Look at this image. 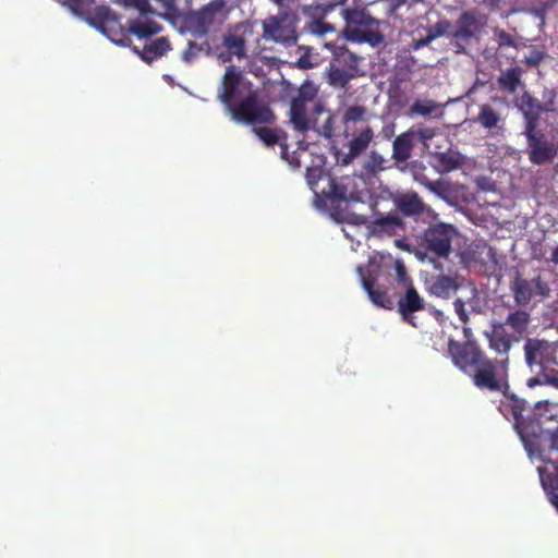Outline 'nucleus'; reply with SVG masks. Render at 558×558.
<instances>
[{"label": "nucleus", "mask_w": 558, "mask_h": 558, "mask_svg": "<svg viewBox=\"0 0 558 558\" xmlns=\"http://www.w3.org/2000/svg\"><path fill=\"white\" fill-rule=\"evenodd\" d=\"M218 98L234 121L267 123L274 118L270 109L257 100L251 83L233 66L223 75Z\"/></svg>", "instance_id": "obj_1"}, {"label": "nucleus", "mask_w": 558, "mask_h": 558, "mask_svg": "<svg viewBox=\"0 0 558 558\" xmlns=\"http://www.w3.org/2000/svg\"><path fill=\"white\" fill-rule=\"evenodd\" d=\"M317 87L313 83H304L299 96L293 99L290 108L291 122L299 131L314 130L330 138L333 135V116L316 100Z\"/></svg>", "instance_id": "obj_2"}, {"label": "nucleus", "mask_w": 558, "mask_h": 558, "mask_svg": "<svg viewBox=\"0 0 558 558\" xmlns=\"http://www.w3.org/2000/svg\"><path fill=\"white\" fill-rule=\"evenodd\" d=\"M347 26L344 36L354 43H368L376 46L383 41L381 34L377 31L378 21L368 15L364 10H345Z\"/></svg>", "instance_id": "obj_3"}, {"label": "nucleus", "mask_w": 558, "mask_h": 558, "mask_svg": "<svg viewBox=\"0 0 558 558\" xmlns=\"http://www.w3.org/2000/svg\"><path fill=\"white\" fill-rule=\"evenodd\" d=\"M470 376L477 388L501 391L508 387L507 360L490 361L485 356Z\"/></svg>", "instance_id": "obj_4"}, {"label": "nucleus", "mask_w": 558, "mask_h": 558, "mask_svg": "<svg viewBox=\"0 0 558 558\" xmlns=\"http://www.w3.org/2000/svg\"><path fill=\"white\" fill-rule=\"evenodd\" d=\"M298 16L293 13H280L264 20L263 37L266 40H272L290 45L296 41Z\"/></svg>", "instance_id": "obj_5"}, {"label": "nucleus", "mask_w": 558, "mask_h": 558, "mask_svg": "<svg viewBox=\"0 0 558 558\" xmlns=\"http://www.w3.org/2000/svg\"><path fill=\"white\" fill-rule=\"evenodd\" d=\"M366 183L360 177H343L340 179H327V187L322 189V194L333 201L362 202L365 196Z\"/></svg>", "instance_id": "obj_6"}, {"label": "nucleus", "mask_w": 558, "mask_h": 558, "mask_svg": "<svg viewBox=\"0 0 558 558\" xmlns=\"http://www.w3.org/2000/svg\"><path fill=\"white\" fill-rule=\"evenodd\" d=\"M463 332L466 338V342L461 344L451 339L449 340L448 351L453 364L470 376L474 373L475 368L480 365L485 355L472 341H470L471 330L469 328H464Z\"/></svg>", "instance_id": "obj_7"}, {"label": "nucleus", "mask_w": 558, "mask_h": 558, "mask_svg": "<svg viewBox=\"0 0 558 558\" xmlns=\"http://www.w3.org/2000/svg\"><path fill=\"white\" fill-rule=\"evenodd\" d=\"M514 416L517 421L515 428L518 430V434L520 435V438L530 458H533L536 454L537 450V456L539 457V459L548 462L549 458L546 454H544V451L547 448L549 450L558 451V429L555 432H541L538 435H533L532 438L526 427L523 425L522 422L519 421L515 410Z\"/></svg>", "instance_id": "obj_8"}, {"label": "nucleus", "mask_w": 558, "mask_h": 558, "mask_svg": "<svg viewBox=\"0 0 558 558\" xmlns=\"http://www.w3.org/2000/svg\"><path fill=\"white\" fill-rule=\"evenodd\" d=\"M457 235V230L447 223H438L429 227L424 234L425 246L439 257H447L451 252V243Z\"/></svg>", "instance_id": "obj_9"}, {"label": "nucleus", "mask_w": 558, "mask_h": 558, "mask_svg": "<svg viewBox=\"0 0 558 558\" xmlns=\"http://www.w3.org/2000/svg\"><path fill=\"white\" fill-rule=\"evenodd\" d=\"M534 129L535 124L530 120L524 132L530 148V160L535 165H543L551 160L557 150L545 140L543 134L535 133Z\"/></svg>", "instance_id": "obj_10"}, {"label": "nucleus", "mask_w": 558, "mask_h": 558, "mask_svg": "<svg viewBox=\"0 0 558 558\" xmlns=\"http://www.w3.org/2000/svg\"><path fill=\"white\" fill-rule=\"evenodd\" d=\"M228 15L225 0H214L194 14V21L202 32H207L210 26L221 24Z\"/></svg>", "instance_id": "obj_11"}, {"label": "nucleus", "mask_w": 558, "mask_h": 558, "mask_svg": "<svg viewBox=\"0 0 558 558\" xmlns=\"http://www.w3.org/2000/svg\"><path fill=\"white\" fill-rule=\"evenodd\" d=\"M525 360L530 366H546L555 363V348L547 341L529 339L524 345Z\"/></svg>", "instance_id": "obj_12"}, {"label": "nucleus", "mask_w": 558, "mask_h": 558, "mask_svg": "<svg viewBox=\"0 0 558 558\" xmlns=\"http://www.w3.org/2000/svg\"><path fill=\"white\" fill-rule=\"evenodd\" d=\"M375 135L371 124L361 125L360 129L351 130L348 143L349 153L343 158V163L348 165L352 159L360 156L367 149Z\"/></svg>", "instance_id": "obj_13"}, {"label": "nucleus", "mask_w": 558, "mask_h": 558, "mask_svg": "<svg viewBox=\"0 0 558 558\" xmlns=\"http://www.w3.org/2000/svg\"><path fill=\"white\" fill-rule=\"evenodd\" d=\"M426 284L432 295L449 299L461 287V278L440 274L429 278Z\"/></svg>", "instance_id": "obj_14"}, {"label": "nucleus", "mask_w": 558, "mask_h": 558, "mask_svg": "<svg viewBox=\"0 0 558 558\" xmlns=\"http://www.w3.org/2000/svg\"><path fill=\"white\" fill-rule=\"evenodd\" d=\"M372 118L373 114L364 106L350 105L344 107L341 119L345 136L349 137L351 130L369 124Z\"/></svg>", "instance_id": "obj_15"}, {"label": "nucleus", "mask_w": 558, "mask_h": 558, "mask_svg": "<svg viewBox=\"0 0 558 558\" xmlns=\"http://www.w3.org/2000/svg\"><path fill=\"white\" fill-rule=\"evenodd\" d=\"M424 305V299L418 294L413 286H408L405 288L404 295L398 301V310L403 319L413 326H415L413 322V313L423 310Z\"/></svg>", "instance_id": "obj_16"}, {"label": "nucleus", "mask_w": 558, "mask_h": 558, "mask_svg": "<svg viewBox=\"0 0 558 558\" xmlns=\"http://www.w3.org/2000/svg\"><path fill=\"white\" fill-rule=\"evenodd\" d=\"M246 38L241 26L228 32L222 39V46L230 56L241 59L245 57Z\"/></svg>", "instance_id": "obj_17"}, {"label": "nucleus", "mask_w": 558, "mask_h": 558, "mask_svg": "<svg viewBox=\"0 0 558 558\" xmlns=\"http://www.w3.org/2000/svg\"><path fill=\"white\" fill-rule=\"evenodd\" d=\"M402 222L397 215H386L376 218L368 225V231L374 235H392L401 229Z\"/></svg>", "instance_id": "obj_18"}, {"label": "nucleus", "mask_w": 558, "mask_h": 558, "mask_svg": "<svg viewBox=\"0 0 558 558\" xmlns=\"http://www.w3.org/2000/svg\"><path fill=\"white\" fill-rule=\"evenodd\" d=\"M130 32L140 39L148 38L160 32V26L147 16H141L137 20L129 22Z\"/></svg>", "instance_id": "obj_19"}, {"label": "nucleus", "mask_w": 558, "mask_h": 558, "mask_svg": "<svg viewBox=\"0 0 558 558\" xmlns=\"http://www.w3.org/2000/svg\"><path fill=\"white\" fill-rule=\"evenodd\" d=\"M414 132L408 130L396 137L393 142V157L398 161H405L410 158L414 143Z\"/></svg>", "instance_id": "obj_20"}, {"label": "nucleus", "mask_w": 558, "mask_h": 558, "mask_svg": "<svg viewBox=\"0 0 558 558\" xmlns=\"http://www.w3.org/2000/svg\"><path fill=\"white\" fill-rule=\"evenodd\" d=\"M554 470L555 474L551 476V474L546 475V469L537 468L543 489L548 496L550 504L558 511V465H555Z\"/></svg>", "instance_id": "obj_21"}, {"label": "nucleus", "mask_w": 558, "mask_h": 558, "mask_svg": "<svg viewBox=\"0 0 558 558\" xmlns=\"http://www.w3.org/2000/svg\"><path fill=\"white\" fill-rule=\"evenodd\" d=\"M396 206L405 215H415L423 210V203L416 193L408 192L395 197Z\"/></svg>", "instance_id": "obj_22"}, {"label": "nucleus", "mask_w": 558, "mask_h": 558, "mask_svg": "<svg viewBox=\"0 0 558 558\" xmlns=\"http://www.w3.org/2000/svg\"><path fill=\"white\" fill-rule=\"evenodd\" d=\"M170 49V44L166 37H160L155 41L146 45L142 51H138L136 48L134 51L141 56V58L146 62H151L153 60L163 56Z\"/></svg>", "instance_id": "obj_23"}, {"label": "nucleus", "mask_w": 558, "mask_h": 558, "mask_svg": "<svg viewBox=\"0 0 558 558\" xmlns=\"http://www.w3.org/2000/svg\"><path fill=\"white\" fill-rule=\"evenodd\" d=\"M356 271L361 279L364 290L367 291L368 293L371 301L378 306H385L386 302H388L387 295L381 291L373 289V280L367 275L368 270L363 268L362 266H359L356 268Z\"/></svg>", "instance_id": "obj_24"}, {"label": "nucleus", "mask_w": 558, "mask_h": 558, "mask_svg": "<svg viewBox=\"0 0 558 558\" xmlns=\"http://www.w3.org/2000/svg\"><path fill=\"white\" fill-rule=\"evenodd\" d=\"M475 121L484 129L492 130L501 122V116L489 105H482Z\"/></svg>", "instance_id": "obj_25"}, {"label": "nucleus", "mask_w": 558, "mask_h": 558, "mask_svg": "<svg viewBox=\"0 0 558 558\" xmlns=\"http://www.w3.org/2000/svg\"><path fill=\"white\" fill-rule=\"evenodd\" d=\"M477 31V21L472 13L464 12L459 21L456 36L466 39L472 37Z\"/></svg>", "instance_id": "obj_26"}, {"label": "nucleus", "mask_w": 558, "mask_h": 558, "mask_svg": "<svg viewBox=\"0 0 558 558\" xmlns=\"http://www.w3.org/2000/svg\"><path fill=\"white\" fill-rule=\"evenodd\" d=\"M513 294L519 305L527 304L533 296L532 283L525 279L518 278L513 284Z\"/></svg>", "instance_id": "obj_27"}, {"label": "nucleus", "mask_w": 558, "mask_h": 558, "mask_svg": "<svg viewBox=\"0 0 558 558\" xmlns=\"http://www.w3.org/2000/svg\"><path fill=\"white\" fill-rule=\"evenodd\" d=\"M490 348L498 353H507L511 347L502 327H495L489 336Z\"/></svg>", "instance_id": "obj_28"}, {"label": "nucleus", "mask_w": 558, "mask_h": 558, "mask_svg": "<svg viewBox=\"0 0 558 558\" xmlns=\"http://www.w3.org/2000/svg\"><path fill=\"white\" fill-rule=\"evenodd\" d=\"M498 82L502 88L510 93H514L521 84V70L513 68L502 72Z\"/></svg>", "instance_id": "obj_29"}, {"label": "nucleus", "mask_w": 558, "mask_h": 558, "mask_svg": "<svg viewBox=\"0 0 558 558\" xmlns=\"http://www.w3.org/2000/svg\"><path fill=\"white\" fill-rule=\"evenodd\" d=\"M506 323L518 335H522L527 329L530 315L526 312L517 311L508 315Z\"/></svg>", "instance_id": "obj_30"}, {"label": "nucleus", "mask_w": 558, "mask_h": 558, "mask_svg": "<svg viewBox=\"0 0 558 558\" xmlns=\"http://www.w3.org/2000/svg\"><path fill=\"white\" fill-rule=\"evenodd\" d=\"M436 158L440 172H450L458 169L461 165L460 156L456 153H439Z\"/></svg>", "instance_id": "obj_31"}, {"label": "nucleus", "mask_w": 558, "mask_h": 558, "mask_svg": "<svg viewBox=\"0 0 558 558\" xmlns=\"http://www.w3.org/2000/svg\"><path fill=\"white\" fill-rule=\"evenodd\" d=\"M520 108L524 111L527 122L531 120L535 124V119L541 110L538 102L531 95L524 94L521 97Z\"/></svg>", "instance_id": "obj_32"}, {"label": "nucleus", "mask_w": 558, "mask_h": 558, "mask_svg": "<svg viewBox=\"0 0 558 558\" xmlns=\"http://www.w3.org/2000/svg\"><path fill=\"white\" fill-rule=\"evenodd\" d=\"M306 179L314 194L318 195L319 193H322V190H318L319 181L327 182V179L331 178L326 175L322 168H308L306 172Z\"/></svg>", "instance_id": "obj_33"}, {"label": "nucleus", "mask_w": 558, "mask_h": 558, "mask_svg": "<svg viewBox=\"0 0 558 558\" xmlns=\"http://www.w3.org/2000/svg\"><path fill=\"white\" fill-rule=\"evenodd\" d=\"M449 24L446 22L437 23L433 28L428 31V34L425 38L417 40L414 45V48L418 49L428 45L430 41L436 39L437 37L444 35L448 28Z\"/></svg>", "instance_id": "obj_34"}, {"label": "nucleus", "mask_w": 558, "mask_h": 558, "mask_svg": "<svg viewBox=\"0 0 558 558\" xmlns=\"http://www.w3.org/2000/svg\"><path fill=\"white\" fill-rule=\"evenodd\" d=\"M414 132L413 136L416 142H421L426 149H430V141L436 136L437 132L433 128H411Z\"/></svg>", "instance_id": "obj_35"}, {"label": "nucleus", "mask_w": 558, "mask_h": 558, "mask_svg": "<svg viewBox=\"0 0 558 558\" xmlns=\"http://www.w3.org/2000/svg\"><path fill=\"white\" fill-rule=\"evenodd\" d=\"M437 108L438 105L433 100L417 99L412 104L411 112L417 116H428L432 114Z\"/></svg>", "instance_id": "obj_36"}, {"label": "nucleus", "mask_w": 558, "mask_h": 558, "mask_svg": "<svg viewBox=\"0 0 558 558\" xmlns=\"http://www.w3.org/2000/svg\"><path fill=\"white\" fill-rule=\"evenodd\" d=\"M385 162L386 160L380 154L371 151L364 160V168L375 173L385 169Z\"/></svg>", "instance_id": "obj_37"}, {"label": "nucleus", "mask_w": 558, "mask_h": 558, "mask_svg": "<svg viewBox=\"0 0 558 558\" xmlns=\"http://www.w3.org/2000/svg\"><path fill=\"white\" fill-rule=\"evenodd\" d=\"M254 132L263 141L266 145H272L280 140V135L277 131L268 129V128H255Z\"/></svg>", "instance_id": "obj_38"}, {"label": "nucleus", "mask_w": 558, "mask_h": 558, "mask_svg": "<svg viewBox=\"0 0 558 558\" xmlns=\"http://www.w3.org/2000/svg\"><path fill=\"white\" fill-rule=\"evenodd\" d=\"M307 31L308 33L320 37L326 35L327 33L335 32V28L330 24H327L325 22L314 21L308 24Z\"/></svg>", "instance_id": "obj_39"}, {"label": "nucleus", "mask_w": 558, "mask_h": 558, "mask_svg": "<svg viewBox=\"0 0 558 558\" xmlns=\"http://www.w3.org/2000/svg\"><path fill=\"white\" fill-rule=\"evenodd\" d=\"M329 81L332 85L343 87L349 81V75L341 69L331 68L329 71Z\"/></svg>", "instance_id": "obj_40"}, {"label": "nucleus", "mask_w": 558, "mask_h": 558, "mask_svg": "<svg viewBox=\"0 0 558 558\" xmlns=\"http://www.w3.org/2000/svg\"><path fill=\"white\" fill-rule=\"evenodd\" d=\"M74 14H81L94 0H61Z\"/></svg>", "instance_id": "obj_41"}, {"label": "nucleus", "mask_w": 558, "mask_h": 558, "mask_svg": "<svg viewBox=\"0 0 558 558\" xmlns=\"http://www.w3.org/2000/svg\"><path fill=\"white\" fill-rule=\"evenodd\" d=\"M536 385H550L553 387L558 388V377L550 375H543L539 378H531L527 381L529 387H534Z\"/></svg>", "instance_id": "obj_42"}, {"label": "nucleus", "mask_w": 558, "mask_h": 558, "mask_svg": "<svg viewBox=\"0 0 558 558\" xmlns=\"http://www.w3.org/2000/svg\"><path fill=\"white\" fill-rule=\"evenodd\" d=\"M395 269L397 274L398 281L407 288L408 286H412L411 280L407 276L405 266L401 260H396Z\"/></svg>", "instance_id": "obj_43"}, {"label": "nucleus", "mask_w": 558, "mask_h": 558, "mask_svg": "<svg viewBox=\"0 0 558 558\" xmlns=\"http://www.w3.org/2000/svg\"><path fill=\"white\" fill-rule=\"evenodd\" d=\"M121 3H123L126 7H134L140 12L144 13L149 10V2L148 0H119Z\"/></svg>", "instance_id": "obj_44"}, {"label": "nucleus", "mask_w": 558, "mask_h": 558, "mask_svg": "<svg viewBox=\"0 0 558 558\" xmlns=\"http://www.w3.org/2000/svg\"><path fill=\"white\" fill-rule=\"evenodd\" d=\"M454 312L461 319V322L465 323L468 320V315L464 308V302L460 299H457L453 303Z\"/></svg>", "instance_id": "obj_45"}, {"label": "nucleus", "mask_w": 558, "mask_h": 558, "mask_svg": "<svg viewBox=\"0 0 558 558\" xmlns=\"http://www.w3.org/2000/svg\"><path fill=\"white\" fill-rule=\"evenodd\" d=\"M529 65H537L543 60V53L538 50H533L525 58Z\"/></svg>", "instance_id": "obj_46"}, {"label": "nucleus", "mask_w": 558, "mask_h": 558, "mask_svg": "<svg viewBox=\"0 0 558 558\" xmlns=\"http://www.w3.org/2000/svg\"><path fill=\"white\" fill-rule=\"evenodd\" d=\"M532 286H534L537 289V291L543 295L547 292V287L542 282L539 277L535 278L532 281Z\"/></svg>", "instance_id": "obj_47"}, {"label": "nucleus", "mask_w": 558, "mask_h": 558, "mask_svg": "<svg viewBox=\"0 0 558 558\" xmlns=\"http://www.w3.org/2000/svg\"><path fill=\"white\" fill-rule=\"evenodd\" d=\"M194 50L195 46L193 44H190V47L186 51L183 53V60L186 62H190L192 58L194 57Z\"/></svg>", "instance_id": "obj_48"}, {"label": "nucleus", "mask_w": 558, "mask_h": 558, "mask_svg": "<svg viewBox=\"0 0 558 558\" xmlns=\"http://www.w3.org/2000/svg\"><path fill=\"white\" fill-rule=\"evenodd\" d=\"M550 262L554 264H558V245L553 250L550 254Z\"/></svg>", "instance_id": "obj_49"}, {"label": "nucleus", "mask_w": 558, "mask_h": 558, "mask_svg": "<svg viewBox=\"0 0 558 558\" xmlns=\"http://www.w3.org/2000/svg\"><path fill=\"white\" fill-rule=\"evenodd\" d=\"M324 46H325L327 49L331 50L332 52H336V50H337L338 48H340V46H337V45H336V44H333V43H325V44H324Z\"/></svg>", "instance_id": "obj_50"}, {"label": "nucleus", "mask_w": 558, "mask_h": 558, "mask_svg": "<svg viewBox=\"0 0 558 558\" xmlns=\"http://www.w3.org/2000/svg\"><path fill=\"white\" fill-rule=\"evenodd\" d=\"M500 38H501V40H502L504 43H507V44H509V45H512V40H511V38H510L507 34L501 33V34H500Z\"/></svg>", "instance_id": "obj_51"}, {"label": "nucleus", "mask_w": 558, "mask_h": 558, "mask_svg": "<svg viewBox=\"0 0 558 558\" xmlns=\"http://www.w3.org/2000/svg\"><path fill=\"white\" fill-rule=\"evenodd\" d=\"M438 185H439V182H429L427 184L428 189L434 191V192H436Z\"/></svg>", "instance_id": "obj_52"}, {"label": "nucleus", "mask_w": 558, "mask_h": 558, "mask_svg": "<svg viewBox=\"0 0 558 558\" xmlns=\"http://www.w3.org/2000/svg\"><path fill=\"white\" fill-rule=\"evenodd\" d=\"M549 402L548 401H539L536 403V409L539 410L541 408H546L548 407Z\"/></svg>", "instance_id": "obj_53"}, {"label": "nucleus", "mask_w": 558, "mask_h": 558, "mask_svg": "<svg viewBox=\"0 0 558 558\" xmlns=\"http://www.w3.org/2000/svg\"><path fill=\"white\" fill-rule=\"evenodd\" d=\"M111 40L118 45H121V46H125L126 45V41L124 39H120V40H117V39H113L111 38Z\"/></svg>", "instance_id": "obj_54"}, {"label": "nucleus", "mask_w": 558, "mask_h": 558, "mask_svg": "<svg viewBox=\"0 0 558 558\" xmlns=\"http://www.w3.org/2000/svg\"><path fill=\"white\" fill-rule=\"evenodd\" d=\"M219 59L221 60V62H227L228 61V58L226 57L225 53H220L219 54Z\"/></svg>", "instance_id": "obj_55"}, {"label": "nucleus", "mask_w": 558, "mask_h": 558, "mask_svg": "<svg viewBox=\"0 0 558 558\" xmlns=\"http://www.w3.org/2000/svg\"><path fill=\"white\" fill-rule=\"evenodd\" d=\"M281 149H282V151H281L282 157H283V158H287V157H286V155H287V148H286L283 145H281Z\"/></svg>", "instance_id": "obj_56"}, {"label": "nucleus", "mask_w": 558, "mask_h": 558, "mask_svg": "<svg viewBox=\"0 0 558 558\" xmlns=\"http://www.w3.org/2000/svg\"><path fill=\"white\" fill-rule=\"evenodd\" d=\"M101 33L106 34V27L104 25H99L97 27Z\"/></svg>", "instance_id": "obj_57"}, {"label": "nucleus", "mask_w": 558, "mask_h": 558, "mask_svg": "<svg viewBox=\"0 0 558 558\" xmlns=\"http://www.w3.org/2000/svg\"><path fill=\"white\" fill-rule=\"evenodd\" d=\"M433 263H434V267H435L436 269H439V270H441V269H442L439 263H437V262H433Z\"/></svg>", "instance_id": "obj_58"}, {"label": "nucleus", "mask_w": 558, "mask_h": 558, "mask_svg": "<svg viewBox=\"0 0 558 558\" xmlns=\"http://www.w3.org/2000/svg\"><path fill=\"white\" fill-rule=\"evenodd\" d=\"M396 243L398 244V246L402 247L403 250H408V246L402 245L400 241H396Z\"/></svg>", "instance_id": "obj_59"}, {"label": "nucleus", "mask_w": 558, "mask_h": 558, "mask_svg": "<svg viewBox=\"0 0 558 558\" xmlns=\"http://www.w3.org/2000/svg\"><path fill=\"white\" fill-rule=\"evenodd\" d=\"M416 256L421 259H423V256H422V253L421 252H416Z\"/></svg>", "instance_id": "obj_60"}, {"label": "nucleus", "mask_w": 558, "mask_h": 558, "mask_svg": "<svg viewBox=\"0 0 558 558\" xmlns=\"http://www.w3.org/2000/svg\"><path fill=\"white\" fill-rule=\"evenodd\" d=\"M165 3L170 4L173 0H162Z\"/></svg>", "instance_id": "obj_61"}, {"label": "nucleus", "mask_w": 558, "mask_h": 558, "mask_svg": "<svg viewBox=\"0 0 558 558\" xmlns=\"http://www.w3.org/2000/svg\"><path fill=\"white\" fill-rule=\"evenodd\" d=\"M272 1L280 4L283 0H272Z\"/></svg>", "instance_id": "obj_62"}, {"label": "nucleus", "mask_w": 558, "mask_h": 558, "mask_svg": "<svg viewBox=\"0 0 558 558\" xmlns=\"http://www.w3.org/2000/svg\"><path fill=\"white\" fill-rule=\"evenodd\" d=\"M102 10H104L106 13H108V12H109L108 8H104Z\"/></svg>", "instance_id": "obj_63"}, {"label": "nucleus", "mask_w": 558, "mask_h": 558, "mask_svg": "<svg viewBox=\"0 0 558 558\" xmlns=\"http://www.w3.org/2000/svg\"><path fill=\"white\" fill-rule=\"evenodd\" d=\"M340 2H343L344 0H339Z\"/></svg>", "instance_id": "obj_64"}]
</instances>
